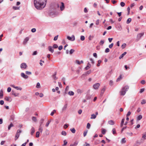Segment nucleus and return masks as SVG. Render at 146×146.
I'll use <instances>...</instances> for the list:
<instances>
[{
  "label": "nucleus",
  "instance_id": "obj_13",
  "mask_svg": "<svg viewBox=\"0 0 146 146\" xmlns=\"http://www.w3.org/2000/svg\"><path fill=\"white\" fill-rule=\"evenodd\" d=\"M3 96V92L2 89L0 91V99H2Z\"/></svg>",
  "mask_w": 146,
  "mask_h": 146
},
{
  "label": "nucleus",
  "instance_id": "obj_12",
  "mask_svg": "<svg viewBox=\"0 0 146 146\" xmlns=\"http://www.w3.org/2000/svg\"><path fill=\"white\" fill-rule=\"evenodd\" d=\"M108 123L110 125H113L115 124V122L112 120H110L108 121Z\"/></svg>",
  "mask_w": 146,
  "mask_h": 146
},
{
  "label": "nucleus",
  "instance_id": "obj_3",
  "mask_svg": "<svg viewBox=\"0 0 146 146\" xmlns=\"http://www.w3.org/2000/svg\"><path fill=\"white\" fill-rule=\"evenodd\" d=\"M21 131L20 130L18 129L17 131V133L16 134L15 139L16 140L19 138L20 135V133H21Z\"/></svg>",
  "mask_w": 146,
  "mask_h": 146
},
{
  "label": "nucleus",
  "instance_id": "obj_40",
  "mask_svg": "<svg viewBox=\"0 0 146 146\" xmlns=\"http://www.w3.org/2000/svg\"><path fill=\"white\" fill-rule=\"evenodd\" d=\"M104 40H101L100 42V45H103L104 43Z\"/></svg>",
  "mask_w": 146,
  "mask_h": 146
},
{
  "label": "nucleus",
  "instance_id": "obj_7",
  "mask_svg": "<svg viewBox=\"0 0 146 146\" xmlns=\"http://www.w3.org/2000/svg\"><path fill=\"white\" fill-rule=\"evenodd\" d=\"M21 75L22 78L25 79H27L29 77L27 75H25V74L23 72L21 73Z\"/></svg>",
  "mask_w": 146,
  "mask_h": 146
},
{
  "label": "nucleus",
  "instance_id": "obj_34",
  "mask_svg": "<svg viewBox=\"0 0 146 146\" xmlns=\"http://www.w3.org/2000/svg\"><path fill=\"white\" fill-rule=\"evenodd\" d=\"M61 134L62 135H63L64 136H66V131H62V132Z\"/></svg>",
  "mask_w": 146,
  "mask_h": 146
},
{
  "label": "nucleus",
  "instance_id": "obj_39",
  "mask_svg": "<svg viewBox=\"0 0 146 146\" xmlns=\"http://www.w3.org/2000/svg\"><path fill=\"white\" fill-rule=\"evenodd\" d=\"M126 45V44L125 43H123L121 46V48L122 49L124 48L125 47Z\"/></svg>",
  "mask_w": 146,
  "mask_h": 146
},
{
  "label": "nucleus",
  "instance_id": "obj_64",
  "mask_svg": "<svg viewBox=\"0 0 146 146\" xmlns=\"http://www.w3.org/2000/svg\"><path fill=\"white\" fill-rule=\"evenodd\" d=\"M142 138H143L145 139H146V134H143L142 136Z\"/></svg>",
  "mask_w": 146,
  "mask_h": 146
},
{
  "label": "nucleus",
  "instance_id": "obj_17",
  "mask_svg": "<svg viewBox=\"0 0 146 146\" xmlns=\"http://www.w3.org/2000/svg\"><path fill=\"white\" fill-rule=\"evenodd\" d=\"M127 53L126 52H124L119 57V59H121L122 58L123 56L125 55Z\"/></svg>",
  "mask_w": 146,
  "mask_h": 146
},
{
  "label": "nucleus",
  "instance_id": "obj_31",
  "mask_svg": "<svg viewBox=\"0 0 146 146\" xmlns=\"http://www.w3.org/2000/svg\"><path fill=\"white\" fill-rule=\"evenodd\" d=\"M131 18H128L127 21L126 23L127 24L129 23L131 21Z\"/></svg>",
  "mask_w": 146,
  "mask_h": 146
},
{
  "label": "nucleus",
  "instance_id": "obj_24",
  "mask_svg": "<svg viewBox=\"0 0 146 146\" xmlns=\"http://www.w3.org/2000/svg\"><path fill=\"white\" fill-rule=\"evenodd\" d=\"M142 118V116L141 115H139L137 117V120H140Z\"/></svg>",
  "mask_w": 146,
  "mask_h": 146
},
{
  "label": "nucleus",
  "instance_id": "obj_45",
  "mask_svg": "<svg viewBox=\"0 0 146 146\" xmlns=\"http://www.w3.org/2000/svg\"><path fill=\"white\" fill-rule=\"evenodd\" d=\"M25 73L27 75H31V72H30L26 71L25 72Z\"/></svg>",
  "mask_w": 146,
  "mask_h": 146
},
{
  "label": "nucleus",
  "instance_id": "obj_37",
  "mask_svg": "<svg viewBox=\"0 0 146 146\" xmlns=\"http://www.w3.org/2000/svg\"><path fill=\"white\" fill-rule=\"evenodd\" d=\"M74 49H71L69 51L70 54H71L74 52Z\"/></svg>",
  "mask_w": 146,
  "mask_h": 146
},
{
  "label": "nucleus",
  "instance_id": "obj_42",
  "mask_svg": "<svg viewBox=\"0 0 146 146\" xmlns=\"http://www.w3.org/2000/svg\"><path fill=\"white\" fill-rule=\"evenodd\" d=\"M144 34V33H139L138 35L137 36H142Z\"/></svg>",
  "mask_w": 146,
  "mask_h": 146
},
{
  "label": "nucleus",
  "instance_id": "obj_20",
  "mask_svg": "<svg viewBox=\"0 0 146 146\" xmlns=\"http://www.w3.org/2000/svg\"><path fill=\"white\" fill-rule=\"evenodd\" d=\"M105 91V88H103L101 90L100 95L102 96Z\"/></svg>",
  "mask_w": 146,
  "mask_h": 146
},
{
  "label": "nucleus",
  "instance_id": "obj_6",
  "mask_svg": "<svg viewBox=\"0 0 146 146\" xmlns=\"http://www.w3.org/2000/svg\"><path fill=\"white\" fill-rule=\"evenodd\" d=\"M21 68L26 69L27 67V65L25 63H22L21 64Z\"/></svg>",
  "mask_w": 146,
  "mask_h": 146
},
{
  "label": "nucleus",
  "instance_id": "obj_22",
  "mask_svg": "<svg viewBox=\"0 0 146 146\" xmlns=\"http://www.w3.org/2000/svg\"><path fill=\"white\" fill-rule=\"evenodd\" d=\"M13 95H14L15 96H19V94L17 93H16L15 92L13 91L12 94Z\"/></svg>",
  "mask_w": 146,
  "mask_h": 146
},
{
  "label": "nucleus",
  "instance_id": "obj_44",
  "mask_svg": "<svg viewBox=\"0 0 146 146\" xmlns=\"http://www.w3.org/2000/svg\"><path fill=\"white\" fill-rule=\"evenodd\" d=\"M146 103V101L145 100L143 99L142 100V101L141 102V104H145Z\"/></svg>",
  "mask_w": 146,
  "mask_h": 146
},
{
  "label": "nucleus",
  "instance_id": "obj_49",
  "mask_svg": "<svg viewBox=\"0 0 146 146\" xmlns=\"http://www.w3.org/2000/svg\"><path fill=\"white\" fill-rule=\"evenodd\" d=\"M110 51L109 49L108 48H107L105 50V52L106 53H108Z\"/></svg>",
  "mask_w": 146,
  "mask_h": 146
},
{
  "label": "nucleus",
  "instance_id": "obj_21",
  "mask_svg": "<svg viewBox=\"0 0 146 146\" xmlns=\"http://www.w3.org/2000/svg\"><path fill=\"white\" fill-rule=\"evenodd\" d=\"M68 94L70 96H72L74 95V93L73 91H70L68 92Z\"/></svg>",
  "mask_w": 146,
  "mask_h": 146
},
{
  "label": "nucleus",
  "instance_id": "obj_11",
  "mask_svg": "<svg viewBox=\"0 0 146 146\" xmlns=\"http://www.w3.org/2000/svg\"><path fill=\"white\" fill-rule=\"evenodd\" d=\"M49 50L51 53H53L54 52V49L51 46H49L48 47Z\"/></svg>",
  "mask_w": 146,
  "mask_h": 146
},
{
  "label": "nucleus",
  "instance_id": "obj_26",
  "mask_svg": "<svg viewBox=\"0 0 146 146\" xmlns=\"http://www.w3.org/2000/svg\"><path fill=\"white\" fill-rule=\"evenodd\" d=\"M15 116L14 115H11L10 117V119L12 120H13L15 119Z\"/></svg>",
  "mask_w": 146,
  "mask_h": 146
},
{
  "label": "nucleus",
  "instance_id": "obj_48",
  "mask_svg": "<svg viewBox=\"0 0 146 146\" xmlns=\"http://www.w3.org/2000/svg\"><path fill=\"white\" fill-rule=\"evenodd\" d=\"M90 124L89 123H88L87 125V128L88 129H90Z\"/></svg>",
  "mask_w": 146,
  "mask_h": 146
},
{
  "label": "nucleus",
  "instance_id": "obj_36",
  "mask_svg": "<svg viewBox=\"0 0 146 146\" xmlns=\"http://www.w3.org/2000/svg\"><path fill=\"white\" fill-rule=\"evenodd\" d=\"M82 91L80 89H78L77 90V92L78 93H81L82 92Z\"/></svg>",
  "mask_w": 146,
  "mask_h": 146
},
{
  "label": "nucleus",
  "instance_id": "obj_51",
  "mask_svg": "<svg viewBox=\"0 0 146 146\" xmlns=\"http://www.w3.org/2000/svg\"><path fill=\"white\" fill-rule=\"evenodd\" d=\"M120 5L121 7H123L125 6V3L123 2H121L120 3Z\"/></svg>",
  "mask_w": 146,
  "mask_h": 146
},
{
  "label": "nucleus",
  "instance_id": "obj_15",
  "mask_svg": "<svg viewBox=\"0 0 146 146\" xmlns=\"http://www.w3.org/2000/svg\"><path fill=\"white\" fill-rule=\"evenodd\" d=\"M67 104H66L64 105L62 109V111H63L65 110H66L67 108Z\"/></svg>",
  "mask_w": 146,
  "mask_h": 146
},
{
  "label": "nucleus",
  "instance_id": "obj_47",
  "mask_svg": "<svg viewBox=\"0 0 146 146\" xmlns=\"http://www.w3.org/2000/svg\"><path fill=\"white\" fill-rule=\"evenodd\" d=\"M32 119V120L35 122H36L37 121L36 118L35 117H33Z\"/></svg>",
  "mask_w": 146,
  "mask_h": 146
},
{
  "label": "nucleus",
  "instance_id": "obj_23",
  "mask_svg": "<svg viewBox=\"0 0 146 146\" xmlns=\"http://www.w3.org/2000/svg\"><path fill=\"white\" fill-rule=\"evenodd\" d=\"M38 130L40 132V133H42V132L43 129L42 127H41V126H40L39 127Z\"/></svg>",
  "mask_w": 146,
  "mask_h": 146
},
{
  "label": "nucleus",
  "instance_id": "obj_58",
  "mask_svg": "<svg viewBox=\"0 0 146 146\" xmlns=\"http://www.w3.org/2000/svg\"><path fill=\"white\" fill-rule=\"evenodd\" d=\"M90 60L91 62V63L92 64H94V62L93 60V59L92 58H90Z\"/></svg>",
  "mask_w": 146,
  "mask_h": 146
},
{
  "label": "nucleus",
  "instance_id": "obj_16",
  "mask_svg": "<svg viewBox=\"0 0 146 146\" xmlns=\"http://www.w3.org/2000/svg\"><path fill=\"white\" fill-rule=\"evenodd\" d=\"M67 39L69 40L72 41L75 40V37H67Z\"/></svg>",
  "mask_w": 146,
  "mask_h": 146
},
{
  "label": "nucleus",
  "instance_id": "obj_59",
  "mask_svg": "<svg viewBox=\"0 0 146 146\" xmlns=\"http://www.w3.org/2000/svg\"><path fill=\"white\" fill-rule=\"evenodd\" d=\"M64 145H66L67 143V142L66 141V140H65L64 141Z\"/></svg>",
  "mask_w": 146,
  "mask_h": 146
},
{
  "label": "nucleus",
  "instance_id": "obj_27",
  "mask_svg": "<svg viewBox=\"0 0 146 146\" xmlns=\"http://www.w3.org/2000/svg\"><path fill=\"white\" fill-rule=\"evenodd\" d=\"M44 119H42L40 121V126H41L42 124L43 123Z\"/></svg>",
  "mask_w": 146,
  "mask_h": 146
},
{
  "label": "nucleus",
  "instance_id": "obj_32",
  "mask_svg": "<svg viewBox=\"0 0 146 146\" xmlns=\"http://www.w3.org/2000/svg\"><path fill=\"white\" fill-rule=\"evenodd\" d=\"M13 126V124L11 123L8 126V129L9 130H10V128L11 127Z\"/></svg>",
  "mask_w": 146,
  "mask_h": 146
},
{
  "label": "nucleus",
  "instance_id": "obj_60",
  "mask_svg": "<svg viewBox=\"0 0 146 146\" xmlns=\"http://www.w3.org/2000/svg\"><path fill=\"white\" fill-rule=\"evenodd\" d=\"M53 47L55 48H56L58 47V46L56 44H54L53 45Z\"/></svg>",
  "mask_w": 146,
  "mask_h": 146
},
{
  "label": "nucleus",
  "instance_id": "obj_54",
  "mask_svg": "<svg viewBox=\"0 0 146 146\" xmlns=\"http://www.w3.org/2000/svg\"><path fill=\"white\" fill-rule=\"evenodd\" d=\"M141 83L143 84H144L145 83V82L144 80H142L141 81Z\"/></svg>",
  "mask_w": 146,
  "mask_h": 146
},
{
  "label": "nucleus",
  "instance_id": "obj_33",
  "mask_svg": "<svg viewBox=\"0 0 146 146\" xmlns=\"http://www.w3.org/2000/svg\"><path fill=\"white\" fill-rule=\"evenodd\" d=\"M36 87L37 88H39L40 87V84L39 82H38L37 83L36 86Z\"/></svg>",
  "mask_w": 146,
  "mask_h": 146
},
{
  "label": "nucleus",
  "instance_id": "obj_9",
  "mask_svg": "<svg viewBox=\"0 0 146 146\" xmlns=\"http://www.w3.org/2000/svg\"><path fill=\"white\" fill-rule=\"evenodd\" d=\"M29 38L28 37H26L24 39L23 43L24 44H25L29 40Z\"/></svg>",
  "mask_w": 146,
  "mask_h": 146
},
{
  "label": "nucleus",
  "instance_id": "obj_52",
  "mask_svg": "<svg viewBox=\"0 0 146 146\" xmlns=\"http://www.w3.org/2000/svg\"><path fill=\"white\" fill-rule=\"evenodd\" d=\"M69 126V125L68 124H65L64 125V127L65 129H66Z\"/></svg>",
  "mask_w": 146,
  "mask_h": 146
},
{
  "label": "nucleus",
  "instance_id": "obj_57",
  "mask_svg": "<svg viewBox=\"0 0 146 146\" xmlns=\"http://www.w3.org/2000/svg\"><path fill=\"white\" fill-rule=\"evenodd\" d=\"M56 74H54L53 75V78H54V79L56 80L57 79V78L56 77Z\"/></svg>",
  "mask_w": 146,
  "mask_h": 146
},
{
  "label": "nucleus",
  "instance_id": "obj_5",
  "mask_svg": "<svg viewBox=\"0 0 146 146\" xmlns=\"http://www.w3.org/2000/svg\"><path fill=\"white\" fill-rule=\"evenodd\" d=\"M91 72V70H89L87 72H86L85 74H82L81 76L82 77H83L85 76H86L90 74Z\"/></svg>",
  "mask_w": 146,
  "mask_h": 146
},
{
  "label": "nucleus",
  "instance_id": "obj_55",
  "mask_svg": "<svg viewBox=\"0 0 146 146\" xmlns=\"http://www.w3.org/2000/svg\"><path fill=\"white\" fill-rule=\"evenodd\" d=\"M113 43H112L110 44L109 46V48H111L113 47Z\"/></svg>",
  "mask_w": 146,
  "mask_h": 146
},
{
  "label": "nucleus",
  "instance_id": "obj_28",
  "mask_svg": "<svg viewBox=\"0 0 146 146\" xmlns=\"http://www.w3.org/2000/svg\"><path fill=\"white\" fill-rule=\"evenodd\" d=\"M125 138H123L121 140V143H124L126 142V140H125Z\"/></svg>",
  "mask_w": 146,
  "mask_h": 146
},
{
  "label": "nucleus",
  "instance_id": "obj_8",
  "mask_svg": "<svg viewBox=\"0 0 146 146\" xmlns=\"http://www.w3.org/2000/svg\"><path fill=\"white\" fill-rule=\"evenodd\" d=\"M61 6L60 7V10L61 11H62L64 10V4L62 2L61 3Z\"/></svg>",
  "mask_w": 146,
  "mask_h": 146
},
{
  "label": "nucleus",
  "instance_id": "obj_43",
  "mask_svg": "<svg viewBox=\"0 0 146 146\" xmlns=\"http://www.w3.org/2000/svg\"><path fill=\"white\" fill-rule=\"evenodd\" d=\"M102 61L100 60H99L98 61V64H97V66H100V63Z\"/></svg>",
  "mask_w": 146,
  "mask_h": 146
},
{
  "label": "nucleus",
  "instance_id": "obj_50",
  "mask_svg": "<svg viewBox=\"0 0 146 146\" xmlns=\"http://www.w3.org/2000/svg\"><path fill=\"white\" fill-rule=\"evenodd\" d=\"M13 9H14V10H17V9H19V7H15V6L13 7Z\"/></svg>",
  "mask_w": 146,
  "mask_h": 146
},
{
  "label": "nucleus",
  "instance_id": "obj_19",
  "mask_svg": "<svg viewBox=\"0 0 146 146\" xmlns=\"http://www.w3.org/2000/svg\"><path fill=\"white\" fill-rule=\"evenodd\" d=\"M96 117V115H95L94 114H93L91 115L90 118L91 119H94Z\"/></svg>",
  "mask_w": 146,
  "mask_h": 146
},
{
  "label": "nucleus",
  "instance_id": "obj_1",
  "mask_svg": "<svg viewBox=\"0 0 146 146\" xmlns=\"http://www.w3.org/2000/svg\"><path fill=\"white\" fill-rule=\"evenodd\" d=\"M47 0H34V4L37 9H41L46 6Z\"/></svg>",
  "mask_w": 146,
  "mask_h": 146
},
{
  "label": "nucleus",
  "instance_id": "obj_46",
  "mask_svg": "<svg viewBox=\"0 0 146 146\" xmlns=\"http://www.w3.org/2000/svg\"><path fill=\"white\" fill-rule=\"evenodd\" d=\"M50 121H48L46 123L45 126L46 127H47L48 126L49 124L50 123Z\"/></svg>",
  "mask_w": 146,
  "mask_h": 146
},
{
  "label": "nucleus",
  "instance_id": "obj_29",
  "mask_svg": "<svg viewBox=\"0 0 146 146\" xmlns=\"http://www.w3.org/2000/svg\"><path fill=\"white\" fill-rule=\"evenodd\" d=\"M70 130L73 133H75L76 132V130L74 128H72V129H70Z\"/></svg>",
  "mask_w": 146,
  "mask_h": 146
},
{
  "label": "nucleus",
  "instance_id": "obj_61",
  "mask_svg": "<svg viewBox=\"0 0 146 146\" xmlns=\"http://www.w3.org/2000/svg\"><path fill=\"white\" fill-rule=\"evenodd\" d=\"M37 54V52L36 51H35L34 52H33V54H32V55H36Z\"/></svg>",
  "mask_w": 146,
  "mask_h": 146
},
{
  "label": "nucleus",
  "instance_id": "obj_53",
  "mask_svg": "<svg viewBox=\"0 0 146 146\" xmlns=\"http://www.w3.org/2000/svg\"><path fill=\"white\" fill-rule=\"evenodd\" d=\"M144 91V88H141L140 89V91L139 92L141 93H142Z\"/></svg>",
  "mask_w": 146,
  "mask_h": 146
},
{
  "label": "nucleus",
  "instance_id": "obj_18",
  "mask_svg": "<svg viewBox=\"0 0 146 146\" xmlns=\"http://www.w3.org/2000/svg\"><path fill=\"white\" fill-rule=\"evenodd\" d=\"M11 99V98L10 97H6L5 98V100L7 101L11 102V101L10 99Z\"/></svg>",
  "mask_w": 146,
  "mask_h": 146
},
{
  "label": "nucleus",
  "instance_id": "obj_62",
  "mask_svg": "<svg viewBox=\"0 0 146 146\" xmlns=\"http://www.w3.org/2000/svg\"><path fill=\"white\" fill-rule=\"evenodd\" d=\"M31 31L33 32V33H34L36 31V29H35V28H33V29H31Z\"/></svg>",
  "mask_w": 146,
  "mask_h": 146
},
{
  "label": "nucleus",
  "instance_id": "obj_56",
  "mask_svg": "<svg viewBox=\"0 0 146 146\" xmlns=\"http://www.w3.org/2000/svg\"><path fill=\"white\" fill-rule=\"evenodd\" d=\"M11 91V88L10 87H8L7 89V91L8 92H10Z\"/></svg>",
  "mask_w": 146,
  "mask_h": 146
},
{
  "label": "nucleus",
  "instance_id": "obj_41",
  "mask_svg": "<svg viewBox=\"0 0 146 146\" xmlns=\"http://www.w3.org/2000/svg\"><path fill=\"white\" fill-rule=\"evenodd\" d=\"M112 132L113 134H115L116 133V130L115 128H113L112 130Z\"/></svg>",
  "mask_w": 146,
  "mask_h": 146
},
{
  "label": "nucleus",
  "instance_id": "obj_10",
  "mask_svg": "<svg viewBox=\"0 0 146 146\" xmlns=\"http://www.w3.org/2000/svg\"><path fill=\"white\" fill-rule=\"evenodd\" d=\"M91 65L89 63V62H88V63L87 65L85 67V70H87L89 69L91 67Z\"/></svg>",
  "mask_w": 146,
  "mask_h": 146
},
{
  "label": "nucleus",
  "instance_id": "obj_30",
  "mask_svg": "<svg viewBox=\"0 0 146 146\" xmlns=\"http://www.w3.org/2000/svg\"><path fill=\"white\" fill-rule=\"evenodd\" d=\"M40 133L39 131H37L36 133V136L37 138H38L39 137Z\"/></svg>",
  "mask_w": 146,
  "mask_h": 146
},
{
  "label": "nucleus",
  "instance_id": "obj_25",
  "mask_svg": "<svg viewBox=\"0 0 146 146\" xmlns=\"http://www.w3.org/2000/svg\"><path fill=\"white\" fill-rule=\"evenodd\" d=\"M86 99H87V100H88L90 99V98H91V96L90 95H87L86 96Z\"/></svg>",
  "mask_w": 146,
  "mask_h": 146
},
{
  "label": "nucleus",
  "instance_id": "obj_14",
  "mask_svg": "<svg viewBox=\"0 0 146 146\" xmlns=\"http://www.w3.org/2000/svg\"><path fill=\"white\" fill-rule=\"evenodd\" d=\"M35 132V129L33 127H32L31 129V134L33 135Z\"/></svg>",
  "mask_w": 146,
  "mask_h": 146
},
{
  "label": "nucleus",
  "instance_id": "obj_2",
  "mask_svg": "<svg viewBox=\"0 0 146 146\" xmlns=\"http://www.w3.org/2000/svg\"><path fill=\"white\" fill-rule=\"evenodd\" d=\"M129 88V87L128 86H126L125 87H123L120 92V94L121 95H124L126 92L127 91Z\"/></svg>",
  "mask_w": 146,
  "mask_h": 146
},
{
  "label": "nucleus",
  "instance_id": "obj_63",
  "mask_svg": "<svg viewBox=\"0 0 146 146\" xmlns=\"http://www.w3.org/2000/svg\"><path fill=\"white\" fill-rule=\"evenodd\" d=\"M4 102L3 100H1L0 101V104L1 105H3L4 104Z\"/></svg>",
  "mask_w": 146,
  "mask_h": 146
},
{
  "label": "nucleus",
  "instance_id": "obj_35",
  "mask_svg": "<svg viewBox=\"0 0 146 146\" xmlns=\"http://www.w3.org/2000/svg\"><path fill=\"white\" fill-rule=\"evenodd\" d=\"M106 132V130L105 129H102V133L103 134H105Z\"/></svg>",
  "mask_w": 146,
  "mask_h": 146
},
{
  "label": "nucleus",
  "instance_id": "obj_38",
  "mask_svg": "<svg viewBox=\"0 0 146 146\" xmlns=\"http://www.w3.org/2000/svg\"><path fill=\"white\" fill-rule=\"evenodd\" d=\"M56 110H54L52 112L50 113V115L53 116L54 114V113L56 112Z\"/></svg>",
  "mask_w": 146,
  "mask_h": 146
},
{
  "label": "nucleus",
  "instance_id": "obj_4",
  "mask_svg": "<svg viewBox=\"0 0 146 146\" xmlns=\"http://www.w3.org/2000/svg\"><path fill=\"white\" fill-rule=\"evenodd\" d=\"M100 86V84L99 83H97L93 85V87L94 89L96 90L98 89Z\"/></svg>",
  "mask_w": 146,
  "mask_h": 146
}]
</instances>
